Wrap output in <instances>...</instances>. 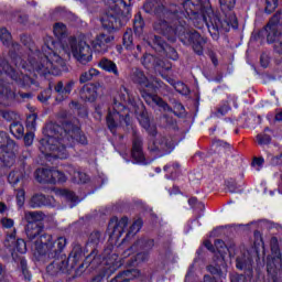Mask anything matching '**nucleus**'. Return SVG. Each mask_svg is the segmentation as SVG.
I'll return each mask as SVG.
<instances>
[{
	"mask_svg": "<svg viewBox=\"0 0 282 282\" xmlns=\"http://www.w3.org/2000/svg\"><path fill=\"white\" fill-rule=\"evenodd\" d=\"M34 257L41 261L43 257L54 259L46 267V272L50 276H58V274H69L75 270L76 274H83L85 271H78L80 261L85 259V250L79 242H73L72 251L68 257L63 252L67 248V238L61 236L54 239L50 234H42L39 241L34 243Z\"/></svg>",
	"mask_w": 282,
	"mask_h": 282,
	"instance_id": "obj_1",
	"label": "nucleus"
},
{
	"mask_svg": "<svg viewBox=\"0 0 282 282\" xmlns=\"http://www.w3.org/2000/svg\"><path fill=\"white\" fill-rule=\"evenodd\" d=\"M53 36L46 35L44 37V45L41 51H37V56L41 58V63L31 61L30 64L23 62L17 52L11 51V57L19 67L29 69L30 72H37L44 78L47 76H61L63 72H67V64L58 55V52L63 50V41L67 39V25L63 22H57L53 25Z\"/></svg>",
	"mask_w": 282,
	"mask_h": 282,
	"instance_id": "obj_2",
	"label": "nucleus"
},
{
	"mask_svg": "<svg viewBox=\"0 0 282 282\" xmlns=\"http://www.w3.org/2000/svg\"><path fill=\"white\" fill-rule=\"evenodd\" d=\"M76 144L87 147L89 141L80 132V127L72 121H64L62 126L51 123L46 126V138L39 141V150L46 160H67L69 152Z\"/></svg>",
	"mask_w": 282,
	"mask_h": 282,
	"instance_id": "obj_3",
	"label": "nucleus"
},
{
	"mask_svg": "<svg viewBox=\"0 0 282 282\" xmlns=\"http://www.w3.org/2000/svg\"><path fill=\"white\" fill-rule=\"evenodd\" d=\"M180 12L184 14L183 21H191L198 30L204 25L213 41H219V32H230V29L237 30L239 28V20L235 13L221 15L206 10L204 1L202 0H187L180 7Z\"/></svg>",
	"mask_w": 282,
	"mask_h": 282,
	"instance_id": "obj_4",
	"label": "nucleus"
},
{
	"mask_svg": "<svg viewBox=\"0 0 282 282\" xmlns=\"http://www.w3.org/2000/svg\"><path fill=\"white\" fill-rule=\"evenodd\" d=\"M6 77L14 80L15 85L22 87V89L32 87L34 79L28 74L17 72L8 59L0 57V105L2 107H10L17 98V93L13 91L10 83L3 80Z\"/></svg>",
	"mask_w": 282,
	"mask_h": 282,
	"instance_id": "obj_5",
	"label": "nucleus"
},
{
	"mask_svg": "<svg viewBox=\"0 0 282 282\" xmlns=\"http://www.w3.org/2000/svg\"><path fill=\"white\" fill-rule=\"evenodd\" d=\"M161 12L162 18L153 23V30L158 34L165 36L170 43H175L182 30L181 28L186 25L184 13L180 12V6L177 4L162 7Z\"/></svg>",
	"mask_w": 282,
	"mask_h": 282,
	"instance_id": "obj_6",
	"label": "nucleus"
},
{
	"mask_svg": "<svg viewBox=\"0 0 282 282\" xmlns=\"http://www.w3.org/2000/svg\"><path fill=\"white\" fill-rule=\"evenodd\" d=\"M101 28L107 33H100L91 42V47L96 54H107V52H109V43L116 39L113 34L122 28L120 14L111 11L107 12L101 18Z\"/></svg>",
	"mask_w": 282,
	"mask_h": 282,
	"instance_id": "obj_7",
	"label": "nucleus"
},
{
	"mask_svg": "<svg viewBox=\"0 0 282 282\" xmlns=\"http://www.w3.org/2000/svg\"><path fill=\"white\" fill-rule=\"evenodd\" d=\"M105 243V236L101 231L95 230L91 231L88 236V240L86 241L85 247L82 246L84 249V258L80 261L77 270L79 272H85V270H97L102 265V261H105V257L99 253L98 249L100 246Z\"/></svg>",
	"mask_w": 282,
	"mask_h": 282,
	"instance_id": "obj_8",
	"label": "nucleus"
},
{
	"mask_svg": "<svg viewBox=\"0 0 282 282\" xmlns=\"http://www.w3.org/2000/svg\"><path fill=\"white\" fill-rule=\"evenodd\" d=\"M20 41L22 43V45H24V47H28L29 52H31V54L29 55L28 59H25V57H23V55H21V44H19V42H12L11 43V48L9 50V57L11 59V62L13 63V65H15V67L18 69H23L24 72H29L30 74H34V76H40L41 78H45V76L41 75V73L36 72V70H30L28 68H24L22 66L17 65V62H14V58H12L11 52H15L17 56H19V58H21L22 63H26V65H30V63H37V65H41V57L39 56V52H41V50L36 48L34 51V41H32V37L28 34H22L20 36Z\"/></svg>",
	"mask_w": 282,
	"mask_h": 282,
	"instance_id": "obj_9",
	"label": "nucleus"
},
{
	"mask_svg": "<svg viewBox=\"0 0 282 282\" xmlns=\"http://www.w3.org/2000/svg\"><path fill=\"white\" fill-rule=\"evenodd\" d=\"M279 25L282 28V9L278 10L269 20V22L260 29L256 34V40L265 39L269 45L274 44V52L282 54V41L281 31Z\"/></svg>",
	"mask_w": 282,
	"mask_h": 282,
	"instance_id": "obj_10",
	"label": "nucleus"
},
{
	"mask_svg": "<svg viewBox=\"0 0 282 282\" xmlns=\"http://www.w3.org/2000/svg\"><path fill=\"white\" fill-rule=\"evenodd\" d=\"M177 39L185 45V47H192L196 56H204V50L208 43L207 36L202 35V33L195 29H186V24H183Z\"/></svg>",
	"mask_w": 282,
	"mask_h": 282,
	"instance_id": "obj_11",
	"label": "nucleus"
},
{
	"mask_svg": "<svg viewBox=\"0 0 282 282\" xmlns=\"http://www.w3.org/2000/svg\"><path fill=\"white\" fill-rule=\"evenodd\" d=\"M153 246H155V240L153 239H138L128 250L124 251V254L130 257L128 265L135 267L140 265V263H144V261H149V250H152Z\"/></svg>",
	"mask_w": 282,
	"mask_h": 282,
	"instance_id": "obj_12",
	"label": "nucleus"
},
{
	"mask_svg": "<svg viewBox=\"0 0 282 282\" xmlns=\"http://www.w3.org/2000/svg\"><path fill=\"white\" fill-rule=\"evenodd\" d=\"M24 219L26 221L25 235L29 241H34L36 237H40V238L43 237V235H41V232H43L45 228V225L43 224L45 219V214L43 212H25ZM40 238L35 240L33 245H35L36 241H41ZM33 252H34V246H33Z\"/></svg>",
	"mask_w": 282,
	"mask_h": 282,
	"instance_id": "obj_13",
	"label": "nucleus"
},
{
	"mask_svg": "<svg viewBox=\"0 0 282 282\" xmlns=\"http://www.w3.org/2000/svg\"><path fill=\"white\" fill-rule=\"evenodd\" d=\"M131 80L140 89L141 95L144 94V91H147V94H158V91L164 87V82H162V79L156 77L149 79L140 68L133 70Z\"/></svg>",
	"mask_w": 282,
	"mask_h": 282,
	"instance_id": "obj_14",
	"label": "nucleus"
},
{
	"mask_svg": "<svg viewBox=\"0 0 282 282\" xmlns=\"http://www.w3.org/2000/svg\"><path fill=\"white\" fill-rule=\"evenodd\" d=\"M34 177L39 184H65L67 182L65 173L54 167H39L34 172Z\"/></svg>",
	"mask_w": 282,
	"mask_h": 282,
	"instance_id": "obj_15",
	"label": "nucleus"
},
{
	"mask_svg": "<svg viewBox=\"0 0 282 282\" xmlns=\"http://www.w3.org/2000/svg\"><path fill=\"white\" fill-rule=\"evenodd\" d=\"M124 111H127V106L115 99L112 111H108L106 117V124L109 131H115V129H118V122H116V118L118 117L120 118V122H124L126 127H129V120H131V117L129 113H122Z\"/></svg>",
	"mask_w": 282,
	"mask_h": 282,
	"instance_id": "obj_16",
	"label": "nucleus"
},
{
	"mask_svg": "<svg viewBox=\"0 0 282 282\" xmlns=\"http://www.w3.org/2000/svg\"><path fill=\"white\" fill-rule=\"evenodd\" d=\"M73 58L80 65H87L94 61V50L87 42L80 40L75 45H72Z\"/></svg>",
	"mask_w": 282,
	"mask_h": 282,
	"instance_id": "obj_17",
	"label": "nucleus"
},
{
	"mask_svg": "<svg viewBox=\"0 0 282 282\" xmlns=\"http://www.w3.org/2000/svg\"><path fill=\"white\" fill-rule=\"evenodd\" d=\"M127 226H129V217L123 216L120 219H118L117 216H113L110 218L108 223V234L109 239H112L115 241H119L120 237L124 235V230H127Z\"/></svg>",
	"mask_w": 282,
	"mask_h": 282,
	"instance_id": "obj_18",
	"label": "nucleus"
},
{
	"mask_svg": "<svg viewBox=\"0 0 282 282\" xmlns=\"http://www.w3.org/2000/svg\"><path fill=\"white\" fill-rule=\"evenodd\" d=\"M30 173H32V170H30V165L22 160L19 162L18 169L13 170L8 175V182L11 184V186H17V184H25L28 180H30Z\"/></svg>",
	"mask_w": 282,
	"mask_h": 282,
	"instance_id": "obj_19",
	"label": "nucleus"
},
{
	"mask_svg": "<svg viewBox=\"0 0 282 282\" xmlns=\"http://www.w3.org/2000/svg\"><path fill=\"white\" fill-rule=\"evenodd\" d=\"M17 142L9 143L6 148L0 149V166L10 169L17 162Z\"/></svg>",
	"mask_w": 282,
	"mask_h": 282,
	"instance_id": "obj_20",
	"label": "nucleus"
},
{
	"mask_svg": "<svg viewBox=\"0 0 282 282\" xmlns=\"http://www.w3.org/2000/svg\"><path fill=\"white\" fill-rule=\"evenodd\" d=\"M131 158L137 164H144L147 156H144V141L133 131Z\"/></svg>",
	"mask_w": 282,
	"mask_h": 282,
	"instance_id": "obj_21",
	"label": "nucleus"
},
{
	"mask_svg": "<svg viewBox=\"0 0 282 282\" xmlns=\"http://www.w3.org/2000/svg\"><path fill=\"white\" fill-rule=\"evenodd\" d=\"M74 87H76V80L74 79H70L66 83H63V80L57 82L54 90L61 97L59 102H63V100H66V98L69 97L72 91H74Z\"/></svg>",
	"mask_w": 282,
	"mask_h": 282,
	"instance_id": "obj_22",
	"label": "nucleus"
},
{
	"mask_svg": "<svg viewBox=\"0 0 282 282\" xmlns=\"http://www.w3.org/2000/svg\"><path fill=\"white\" fill-rule=\"evenodd\" d=\"M142 97L144 98L147 105L153 104L160 109H163V111H173V108L169 106V102H166L162 97L158 96V93L144 91Z\"/></svg>",
	"mask_w": 282,
	"mask_h": 282,
	"instance_id": "obj_23",
	"label": "nucleus"
},
{
	"mask_svg": "<svg viewBox=\"0 0 282 282\" xmlns=\"http://www.w3.org/2000/svg\"><path fill=\"white\" fill-rule=\"evenodd\" d=\"M10 252L13 261L21 259L19 254H26L28 252V242L23 238H17V240L11 241Z\"/></svg>",
	"mask_w": 282,
	"mask_h": 282,
	"instance_id": "obj_24",
	"label": "nucleus"
},
{
	"mask_svg": "<svg viewBox=\"0 0 282 282\" xmlns=\"http://www.w3.org/2000/svg\"><path fill=\"white\" fill-rule=\"evenodd\" d=\"M79 98L84 100V102H96L98 98V87L94 84H86L79 91Z\"/></svg>",
	"mask_w": 282,
	"mask_h": 282,
	"instance_id": "obj_25",
	"label": "nucleus"
},
{
	"mask_svg": "<svg viewBox=\"0 0 282 282\" xmlns=\"http://www.w3.org/2000/svg\"><path fill=\"white\" fill-rule=\"evenodd\" d=\"M152 151L154 153H170L173 151V141L166 137H159L153 141Z\"/></svg>",
	"mask_w": 282,
	"mask_h": 282,
	"instance_id": "obj_26",
	"label": "nucleus"
},
{
	"mask_svg": "<svg viewBox=\"0 0 282 282\" xmlns=\"http://www.w3.org/2000/svg\"><path fill=\"white\" fill-rule=\"evenodd\" d=\"M147 43L149 47L154 50V52L160 54V56L164 52L166 45H169V43H166V40H164V37L155 34L150 35L147 40Z\"/></svg>",
	"mask_w": 282,
	"mask_h": 282,
	"instance_id": "obj_27",
	"label": "nucleus"
},
{
	"mask_svg": "<svg viewBox=\"0 0 282 282\" xmlns=\"http://www.w3.org/2000/svg\"><path fill=\"white\" fill-rule=\"evenodd\" d=\"M207 271L213 274V276L206 274L204 275V282H221L219 279H226V275L224 274V271L221 270V267L219 264L207 265Z\"/></svg>",
	"mask_w": 282,
	"mask_h": 282,
	"instance_id": "obj_28",
	"label": "nucleus"
},
{
	"mask_svg": "<svg viewBox=\"0 0 282 282\" xmlns=\"http://www.w3.org/2000/svg\"><path fill=\"white\" fill-rule=\"evenodd\" d=\"M167 180H177L182 175V165L180 162H170L163 166Z\"/></svg>",
	"mask_w": 282,
	"mask_h": 282,
	"instance_id": "obj_29",
	"label": "nucleus"
},
{
	"mask_svg": "<svg viewBox=\"0 0 282 282\" xmlns=\"http://www.w3.org/2000/svg\"><path fill=\"white\" fill-rule=\"evenodd\" d=\"M52 204V197L45 196V194H35L29 202L30 208H43V206H50Z\"/></svg>",
	"mask_w": 282,
	"mask_h": 282,
	"instance_id": "obj_30",
	"label": "nucleus"
},
{
	"mask_svg": "<svg viewBox=\"0 0 282 282\" xmlns=\"http://www.w3.org/2000/svg\"><path fill=\"white\" fill-rule=\"evenodd\" d=\"M144 226V220L142 218H138L132 223L130 226L128 232L126 234V237L122 239L121 243H127L130 239H133L135 235H138L139 230H142V227Z\"/></svg>",
	"mask_w": 282,
	"mask_h": 282,
	"instance_id": "obj_31",
	"label": "nucleus"
},
{
	"mask_svg": "<svg viewBox=\"0 0 282 282\" xmlns=\"http://www.w3.org/2000/svg\"><path fill=\"white\" fill-rule=\"evenodd\" d=\"M99 67L104 72H108V74L120 76V72H118V65H116L115 62L109 58H101L99 62Z\"/></svg>",
	"mask_w": 282,
	"mask_h": 282,
	"instance_id": "obj_32",
	"label": "nucleus"
},
{
	"mask_svg": "<svg viewBox=\"0 0 282 282\" xmlns=\"http://www.w3.org/2000/svg\"><path fill=\"white\" fill-rule=\"evenodd\" d=\"M9 130L13 138H17V140H23L25 128L23 127V123H21V121L11 122L9 126Z\"/></svg>",
	"mask_w": 282,
	"mask_h": 282,
	"instance_id": "obj_33",
	"label": "nucleus"
},
{
	"mask_svg": "<svg viewBox=\"0 0 282 282\" xmlns=\"http://www.w3.org/2000/svg\"><path fill=\"white\" fill-rule=\"evenodd\" d=\"M145 25L147 24L144 23V18H142V13L138 12L133 19V32L135 36H142V34H144Z\"/></svg>",
	"mask_w": 282,
	"mask_h": 282,
	"instance_id": "obj_34",
	"label": "nucleus"
},
{
	"mask_svg": "<svg viewBox=\"0 0 282 282\" xmlns=\"http://www.w3.org/2000/svg\"><path fill=\"white\" fill-rule=\"evenodd\" d=\"M160 57L153 55V54H144L141 58V63L145 69H156L158 67V61Z\"/></svg>",
	"mask_w": 282,
	"mask_h": 282,
	"instance_id": "obj_35",
	"label": "nucleus"
},
{
	"mask_svg": "<svg viewBox=\"0 0 282 282\" xmlns=\"http://www.w3.org/2000/svg\"><path fill=\"white\" fill-rule=\"evenodd\" d=\"M142 110L139 112L138 109H135V116L139 120L140 126L143 129H149V126L151 124V119L149 118V112H147V109H144V105H141Z\"/></svg>",
	"mask_w": 282,
	"mask_h": 282,
	"instance_id": "obj_36",
	"label": "nucleus"
},
{
	"mask_svg": "<svg viewBox=\"0 0 282 282\" xmlns=\"http://www.w3.org/2000/svg\"><path fill=\"white\" fill-rule=\"evenodd\" d=\"M122 45L129 52H131L132 50H135V45L133 44V30L131 29L126 30L122 37Z\"/></svg>",
	"mask_w": 282,
	"mask_h": 282,
	"instance_id": "obj_37",
	"label": "nucleus"
},
{
	"mask_svg": "<svg viewBox=\"0 0 282 282\" xmlns=\"http://www.w3.org/2000/svg\"><path fill=\"white\" fill-rule=\"evenodd\" d=\"M69 107L76 111L79 118H87L89 116L87 107L78 101L72 100L69 102Z\"/></svg>",
	"mask_w": 282,
	"mask_h": 282,
	"instance_id": "obj_38",
	"label": "nucleus"
},
{
	"mask_svg": "<svg viewBox=\"0 0 282 282\" xmlns=\"http://www.w3.org/2000/svg\"><path fill=\"white\" fill-rule=\"evenodd\" d=\"M20 270L22 272L24 281H32V271H30V268L28 267V259L20 258Z\"/></svg>",
	"mask_w": 282,
	"mask_h": 282,
	"instance_id": "obj_39",
	"label": "nucleus"
},
{
	"mask_svg": "<svg viewBox=\"0 0 282 282\" xmlns=\"http://www.w3.org/2000/svg\"><path fill=\"white\" fill-rule=\"evenodd\" d=\"M100 72L96 68H89L87 72H84L79 76V83L84 85V83H89V80H93L95 76H98Z\"/></svg>",
	"mask_w": 282,
	"mask_h": 282,
	"instance_id": "obj_40",
	"label": "nucleus"
},
{
	"mask_svg": "<svg viewBox=\"0 0 282 282\" xmlns=\"http://www.w3.org/2000/svg\"><path fill=\"white\" fill-rule=\"evenodd\" d=\"M161 56H165V58H169L170 61H177L180 58V54H177V50L175 47L166 44L163 53H161Z\"/></svg>",
	"mask_w": 282,
	"mask_h": 282,
	"instance_id": "obj_41",
	"label": "nucleus"
},
{
	"mask_svg": "<svg viewBox=\"0 0 282 282\" xmlns=\"http://www.w3.org/2000/svg\"><path fill=\"white\" fill-rule=\"evenodd\" d=\"M214 248L217 250L218 254L221 257V263H224V254L228 252V247L226 246V242L221 239H216L214 242Z\"/></svg>",
	"mask_w": 282,
	"mask_h": 282,
	"instance_id": "obj_42",
	"label": "nucleus"
},
{
	"mask_svg": "<svg viewBox=\"0 0 282 282\" xmlns=\"http://www.w3.org/2000/svg\"><path fill=\"white\" fill-rule=\"evenodd\" d=\"M237 6V0H226V3H220V10L223 14H235L232 10H235V7Z\"/></svg>",
	"mask_w": 282,
	"mask_h": 282,
	"instance_id": "obj_43",
	"label": "nucleus"
},
{
	"mask_svg": "<svg viewBox=\"0 0 282 282\" xmlns=\"http://www.w3.org/2000/svg\"><path fill=\"white\" fill-rule=\"evenodd\" d=\"M174 89L181 96H191V88L184 82L174 83Z\"/></svg>",
	"mask_w": 282,
	"mask_h": 282,
	"instance_id": "obj_44",
	"label": "nucleus"
},
{
	"mask_svg": "<svg viewBox=\"0 0 282 282\" xmlns=\"http://www.w3.org/2000/svg\"><path fill=\"white\" fill-rule=\"evenodd\" d=\"M0 41L3 45L10 47V44L12 43V33L6 28L0 29Z\"/></svg>",
	"mask_w": 282,
	"mask_h": 282,
	"instance_id": "obj_45",
	"label": "nucleus"
},
{
	"mask_svg": "<svg viewBox=\"0 0 282 282\" xmlns=\"http://www.w3.org/2000/svg\"><path fill=\"white\" fill-rule=\"evenodd\" d=\"M279 8V0H265L264 1V14H273Z\"/></svg>",
	"mask_w": 282,
	"mask_h": 282,
	"instance_id": "obj_46",
	"label": "nucleus"
},
{
	"mask_svg": "<svg viewBox=\"0 0 282 282\" xmlns=\"http://www.w3.org/2000/svg\"><path fill=\"white\" fill-rule=\"evenodd\" d=\"M129 274H131V270L120 271L118 274L115 275V278L110 280V282H131V279H129Z\"/></svg>",
	"mask_w": 282,
	"mask_h": 282,
	"instance_id": "obj_47",
	"label": "nucleus"
},
{
	"mask_svg": "<svg viewBox=\"0 0 282 282\" xmlns=\"http://www.w3.org/2000/svg\"><path fill=\"white\" fill-rule=\"evenodd\" d=\"M61 195L65 197L66 202H70V204H74V206L78 204V196H76V193H74L73 191L63 189Z\"/></svg>",
	"mask_w": 282,
	"mask_h": 282,
	"instance_id": "obj_48",
	"label": "nucleus"
},
{
	"mask_svg": "<svg viewBox=\"0 0 282 282\" xmlns=\"http://www.w3.org/2000/svg\"><path fill=\"white\" fill-rule=\"evenodd\" d=\"M256 140L260 147L272 144V137L270 134L259 133L257 134Z\"/></svg>",
	"mask_w": 282,
	"mask_h": 282,
	"instance_id": "obj_49",
	"label": "nucleus"
},
{
	"mask_svg": "<svg viewBox=\"0 0 282 282\" xmlns=\"http://www.w3.org/2000/svg\"><path fill=\"white\" fill-rule=\"evenodd\" d=\"M172 65L169 61H164L162 58H159L156 62V68L154 72H170L172 69Z\"/></svg>",
	"mask_w": 282,
	"mask_h": 282,
	"instance_id": "obj_50",
	"label": "nucleus"
},
{
	"mask_svg": "<svg viewBox=\"0 0 282 282\" xmlns=\"http://www.w3.org/2000/svg\"><path fill=\"white\" fill-rule=\"evenodd\" d=\"M52 98V85H48V88H46L45 90L41 91L37 95V100L40 102H47V100H50Z\"/></svg>",
	"mask_w": 282,
	"mask_h": 282,
	"instance_id": "obj_51",
	"label": "nucleus"
},
{
	"mask_svg": "<svg viewBox=\"0 0 282 282\" xmlns=\"http://www.w3.org/2000/svg\"><path fill=\"white\" fill-rule=\"evenodd\" d=\"M11 143H15L14 140H12L10 138V135L8 134V132L6 131H0V150L1 149H6V147H8V144Z\"/></svg>",
	"mask_w": 282,
	"mask_h": 282,
	"instance_id": "obj_52",
	"label": "nucleus"
},
{
	"mask_svg": "<svg viewBox=\"0 0 282 282\" xmlns=\"http://www.w3.org/2000/svg\"><path fill=\"white\" fill-rule=\"evenodd\" d=\"M186 111V108H184V105H182V102L180 101H175L172 112L174 113V116H176L177 118H182V116H184Z\"/></svg>",
	"mask_w": 282,
	"mask_h": 282,
	"instance_id": "obj_53",
	"label": "nucleus"
},
{
	"mask_svg": "<svg viewBox=\"0 0 282 282\" xmlns=\"http://www.w3.org/2000/svg\"><path fill=\"white\" fill-rule=\"evenodd\" d=\"M228 111H230V106L223 105L217 108V110L214 112V116L216 118H224V116H226L228 113Z\"/></svg>",
	"mask_w": 282,
	"mask_h": 282,
	"instance_id": "obj_54",
	"label": "nucleus"
},
{
	"mask_svg": "<svg viewBox=\"0 0 282 282\" xmlns=\"http://www.w3.org/2000/svg\"><path fill=\"white\" fill-rule=\"evenodd\" d=\"M36 120H39V115L30 113L26 116V127L34 129L36 127Z\"/></svg>",
	"mask_w": 282,
	"mask_h": 282,
	"instance_id": "obj_55",
	"label": "nucleus"
},
{
	"mask_svg": "<svg viewBox=\"0 0 282 282\" xmlns=\"http://www.w3.org/2000/svg\"><path fill=\"white\" fill-rule=\"evenodd\" d=\"M143 10L147 12V14H153V12H155V2L152 0H147L143 4Z\"/></svg>",
	"mask_w": 282,
	"mask_h": 282,
	"instance_id": "obj_56",
	"label": "nucleus"
},
{
	"mask_svg": "<svg viewBox=\"0 0 282 282\" xmlns=\"http://www.w3.org/2000/svg\"><path fill=\"white\" fill-rule=\"evenodd\" d=\"M188 204L191 206V208H200V210H204L206 208V205H204V203L197 200V197H191L188 199Z\"/></svg>",
	"mask_w": 282,
	"mask_h": 282,
	"instance_id": "obj_57",
	"label": "nucleus"
},
{
	"mask_svg": "<svg viewBox=\"0 0 282 282\" xmlns=\"http://www.w3.org/2000/svg\"><path fill=\"white\" fill-rule=\"evenodd\" d=\"M226 186L229 193H237L239 186H237V181L234 178H229L226 181Z\"/></svg>",
	"mask_w": 282,
	"mask_h": 282,
	"instance_id": "obj_58",
	"label": "nucleus"
},
{
	"mask_svg": "<svg viewBox=\"0 0 282 282\" xmlns=\"http://www.w3.org/2000/svg\"><path fill=\"white\" fill-rule=\"evenodd\" d=\"M25 147H32L34 143V132H26L23 137Z\"/></svg>",
	"mask_w": 282,
	"mask_h": 282,
	"instance_id": "obj_59",
	"label": "nucleus"
},
{
	"mask_svg": "<svg viewBox=\"0 0 282 282\" xmlns=\"http://www.w3.org/2000/svg\"><path fill=\"white\" fill-rule=\"evenodd\" d=\"M263 164H265V159H263V156H256V158H253L252 165L253 166H259V167H257V171L262 170L263 169Z\"/></svg>",
	"mask_w": 282,
	"mask_h": 282,
	"instance_id": "obj_60",
	"label": "nucleus"
},
{
	"mask_svg": "<svg viewBox=\"0 0 282 282\" xmlns=\"http://www.w3.org/2000/svg\"><path fill=\"white\" fill-rule=\"evenodd\" d=\"M2 118L3 120H7V122H12L13 120H17V113L14 111H3Z\"/></svg>",
	"mask_w": 282,
	"mask_h": 282,
	"instance_id": "obj_61",
	"label": "nucleus"
},
{
	"mask_svg": "<svg viewBox=\"0 0 282 282\" xmlns=\"http://www.w3.org/2000/svg\"><path fill=\"white\" fill-rule=\"evenodd\" d=\"M207 56L210 58L214 67H217L219 65V58H217V53H215V51L209 50Z\"/></svg>",
	"mask_w": 282,
	"mask_h": 282,
	"instance_id": "obj_62",
	"label": "nucleus"
},
{
	"mask_svg": "<svg viewBox=\"0 0 282 282\" xmlns=\"http://www.w3.org/2000/svg\"><path fill=\"white\" fill-rule=\"evenodd\" d=\"M271 166H282V152L271 158Z\"/></svg>",
	"mask_w": 282,
	"mask_h": 282,
	"instance_id": "obj_63",
	"label": "nucleus"
},
{
	"mask_svg": "<svg viewBox=\"0 0 282 282\" xmlns=\"http://www.w3.org/2000/svg\"><path fill=\"white\" fill-rule=\"evenodd\" d=\"M1 224L4 228L10 229L14 227V219L12 218H2Z\"/></svg>",
	"mask_w": 282,
	"mask_h": 282,
	"instance_id": "obj_64",
	"label": "nucleus"
}]
</instances>
